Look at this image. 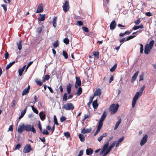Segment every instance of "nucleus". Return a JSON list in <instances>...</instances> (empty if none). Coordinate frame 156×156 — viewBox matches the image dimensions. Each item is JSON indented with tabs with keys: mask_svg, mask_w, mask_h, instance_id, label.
<instances>
[{
	"mask_svg": "<svg viewBox=\"0 0 156 156\" xmlns=\"http://www.w3.org/2000/svg\"><path fill=\"white\" fill-rule=\"evenodd\" d=\"M145 86L144 85L142 87L139 92H137L134 96L133 98L132 102V107L134 108L135 106V104L136 103V101L138 99L139 97L141 96L143 92L144 91L145 88Z\"/></svg>",
	"mask_w": 156,
	"mask_h": 156,
	"instance_id": "obj_1",
	"label": "nucleus"
},
{
	"mask_svg": "<svg viewBox=\"0 0 156 156\" xmlns=\"http://www.w3.org/2000/svg\"><path fill=\"white\" fill-rule=\"evenodd\" d=\"M154 43V41L151 40L149 44H147L144 47V52L146 55H147L153 47Z\"/></svg>",
	"mask_w": 156,
	"mask_h": 156,
	"instance_id": "obj_2",
	"label": "nucleus"
},
{
	"mask_svg": "<svg viewBox=\"0 0 156 156\" xmlns=\"http://www.w3.org/2000/svg\"><path fill=\"white\" fill-rule=\"evenodd\" d=\"M119 107V105L117 104L116 105L115 104H112L109 107V111L111 112V115L115 114L117 111Z\"/></svg>",
	"mask_w": 156,
	"mask_h": 156,
	"instance_id": "obj_3",
	"label": "nucleus"
},
{
	"mask_svg": "<svg viewBox=\"0 0 156 156\" xmlns=\"http://www.w3.org/2000/svg\"><path fill=\"white\" fill-rule=\"evenodd\" d=\"M25 130L27 132H32L35 133L36 131L33 126L30 124L25 125Z\"/></svg>",
	"mask_w": 156,
	"mask_h": 156,
	"instance_id": "obj_4",
	"label": "nucleus"
},
{
	"mask_svg": "<svg viewBox=\"0 0 156 156\" xmlns=\"http://www.w3.org/2000/svg\"><path fill=\"white\" fill-rule=\"evenodd\" d=\"M62 108L66 110H72L74 108V106L72 103H67L64 105Z\"/></svg>",
	"mask_w": 156,
	"mask_h": 156,
	"instance_id": "obj_5",
	"label": "nucleus"
},
{
	"mask_svg": "<svg viewBox=\"0 0 156 156\" xmlns=\"http://www.w3.org/2000/svg\"><path fill=\"white\" fill-rule=\"evenodd\" d=\"M33 149L30 144H28L24 147L23 149V152L25 153H28L32 151Z\"/></svg>",
	"mask_w": 156,
	"mask_h": 156,
	"instance_id": "obj_6",
	"label": "nucleus"
},
{
	"mask_svg": "<svg viewBox=\"0 0 156 156\" xmlns=\"http://www.w3.org/2000/svg\"><path fill=\"white\" fill-rule=\"evenodd\" d=\"M64 11L66 12H67L69 9V2L68 1H66L63 4L62 6Z\"/></svg>",
	"mask_w": 156,
	"mask_h": 156,
	"instance_id": "obj_7",
	"label": "nucleus"
},
{
	"mask_svg": "<svg viewBox=\"0 0 156 156\" xmlns=\"http://www.w3.org/2000/svg\"><path fill=\"white\" fill-rule=\"evenodd\" d=\"M107 114L106 112L105 111H104L98 124L103 125V122L105 120Z\"/></svg>",
	"mask_w": 156,
	"mask_h": 156,
	"instance_id": "obj_8",
	"label": "nucleus"
},
{
	"mask_svg": "<svg viewBox=\"0 0 156 156\" xmlns=\"http://www.w3.org/2000/svg\"><path fill=\"white\" fill-rule=\"evenodd\" d=\"M76 82L75 84V87L76 88H78L79 86L81 85V81L79 77H76Z\"/></svg>",
	"mask_w": 156,
	"mask_h": 156,
	"instance_id": "obj_9",
	"label": "nucleus"
},
{
	"mask_svg": "<svg viewBox=\"0 0 156 156\" xmlns=\"http://www.w3.org/2000/svg\"><path fill=\"white\" fill-rule=\"evenodd\" d=\"M23 130H25V124L24 123L19 126L17 131L19 133H21Z\"/></svg>",
	"mask_w": 156,
	"mask_h": 156,
	"instance_id": "obj_10",
	"label": "nucleus"
},
{
	"mask_svg": "<svg viewBox=\"0 0 156 156\" xmlns=\"http://www.w3.org/2000/svg\"><path fill=\"white\" fill-rule=\"evenodd\" d=\"M116 26V22L115 20H113L111 22L110 25V29L112 30H113L115 28Z\"/></svg>",
	"mask_w": 156,
	"mask_h": 156,
	"instance_id": "obj_11",
	"label": "nucleus"
},
{
	"mask_svg": "<svg viewBox=\"0 0 156 156\" xmlns=\"http://www.w3.org/2000/svg\"><path fill=\"white\" fill-rule=\"evenodd\" d=\"M147 135H146L143 137L140 143L141 146L144 145L147 142Z\"/></svg>",
	"mask_w": 156,
	"mask_h": 156,
	"instance_id": "obj_12",
	"label": "nucleus"
},
{
	"mask_svg": "<svg viewBox=\"0 0 156 156\" xmlns=\"http://www.w3.org/2000/svg\"><path fill=\"white\" fill-rule=\"evenodd\" d=\"M27 107H26L21 112V115L18 118V120L17 121V124L18 123V122H19V121L20 119H21L24 115V114L26 112V110L27 109Z\"/></svg>",
	"mask_w": 156,
	"mask_h": 156,
	"instance_id": "obj_13",
	"label": "nucleus"
},
{
	"mask_svg": "<svg viewBox=\"0 0 156 156\" xmlns=\"http://www.w3.org/2000/svg\"><path fill=\"white\" fill-rule=\"evenodd\" d=\"M43 11V4L42 3L39 4L38 6L37 11L36 12V13H39L42 12Z\"/></svg>",
	"mask_w": 156,
	"mask_h": 156,
	"instance_id": "obj_14",
	"label": "nucleus"
},
{
	"mask_svg": "<svg viewBox=\"0 0 156 156\" xmlns=\"http://www.w3.org/2000/svg\"><path fill=\"white\" fill-rule=\"evenodd\" d=\"M101 90L100 88L97 89L94 93V96H100L101 94Z\"/></svg>",
	"mask_w": 156,
	"mask_h": 156,
	"instance_id": "obj_15",
	"label": "nucleus"
},
{
	"mask_svg": "<svg viewBox=\"0 0 156 156\" xmlns=\"http://www.w3.org/2000/svg\"><path fill=\"white\" fill-rule=\"evenodd\" d=\"M92 130L91 128H90L89 129H83L81 131V133H88L91 132Z\"/></svg>",
	"mask_w": 156,
	"mask_h": 156,
	"instance_id": "obj_16",
	"label": "nucleus"
},
{
	"mask_svg": "<svg viewBox=\"0 0 156 156\" xmlns=\"http://www.w3.org/2000/svg\"><path fill=\"white\" fill-rule=\"evenodd\" d=\"M72 87V85L71 83H69L67 85V94H69L70 93Z\"/></svg>",
	"mask_w": 156,
	"mask_h": 156,
	"instance_id": "obj_17",
	"label": "nucleus"
},
{
	"mask_svg": "<svg viewBox=\"0 0 156 156\" xmlns=\"http://www.w3.org/2000/svg\"><path fill=\"white\" fill-rule=\"evenodd\" d=\"M92 105L94 109H97L98 107V100L96 99L92 102Z\"/></svg>",
	"mask_w": 156,
	"mask_h": 156,
	"instance_id": "obj_18",
	"label": "nucleus"
},
{
	"mask_svg": "<svg viewBox=\"0 0 156 156\" xmlns=\"http://www.w3.org/2000/svg\"><path fill=\"white\" fill-rule=\"evenodd\" d=\"M144 27L143 26V25L142 24H140V25L139 26H134L133 28L132 29L133 30H137L139 28L142 29L144 28Z\"/></svg>",
	"mask_w": 156,
	"mask_h": 156,
	"instance_id": "obj_19",
	"label": "nucleus"
},
{
	"mask_svg": "<svg viewBox=\"0 0 156 156\" xmlns=\"http://www.w3.org/2000/svg\"><path fill=\"white\" fill-rule=\"evenodd\" d=\"M40 16L38 18V20L39 21H44L45 18V14H39Z\"/></svg>",
	"mask_w": 156,
	"mask_h": 156,
	"instance_id": "obj_20",
	"label": "nucleus"
},
{
	"mask_svg": "<svg viewBox=\"0 0 156 156\" xmlns=\"http://www.w3.org/2000/svg\"><path fill=\"white\" fill-rule=\"evenodd\" d=\"M39 115L41 120H44L46 117V115L45 114H44V113L42 112H41L39 113Z\"/></svg>",
	"mask_w": 156,
	"mask_h": 156,
	"instance_id": "obj_21",
	"label": "nucleus"
},
{
	"mask_svg": "<svg viewBox=\"0 0 156 156\" xmlns=\"http://www.w3.org/2000/svg\"><path fill=\"white\" fill-rule=\"evenodd\" d=\"M26 66V65H25L22 68H20L19 70V75L20 76H21L25 68V67Z\"/></svg>",
	"mask_w": 156,
	"mask_h": 156,
	"instance_id": "obj_22",
	"label": "nucleus"
},
{
	"mask_svg": "<svg viewBox=\"0 0 156 156\" xmlns=\"http://www.w3.org/2000/svg\"><path fill=\"white\" fill-rule=\"evenodd\" d=\"M93 152V150L91 148L87 149L86 150V154L88 155H91Z\"/></svg>",
	"mask_w": 156,
	"mask_h": 156,
	"instance_id": "obj_23",
	"label": "nucleus"
},
{
	"mask_svg": "<svg viewBox=\"0 0 156 156\" xmlns=\"http://www.w3.org/2000/svg\"><path fill=\"white\" fill-rule=\"evenodd\" d=\"M138 74V71H137L135 73H134V74L133 75V76L132 77V82H133L134 81H135Z\"/></svg>",
	"mask_w": 156,
	"mask_h": 156,
	"instance_id": "obj_24",
	"label": "nucleus"
},
{
	"mask_svg": "<svg viewBox=\"0 0 156 156\" xmlns=\"http://www.w3.org/2000/svg\"><path fill=\"white\" fill-rule=\"evenodd\" d=\"M21 43L22 41L21 40L19 41V42H17L16 43L18 47V49L20 50H21L22 49V46Z\"/></svg>",
	"mask_w": 156,
	"mask_h": 156,
	"instance_id": "obj_25",
	"label": "nucleus"
},
{
	"mask_svg": "<svg viewBox=\"0 0 156 156\" xmlns=\"http://www.w3.org/2000/svg\"><path fill=\"white\" fill-rule=\"evenodd\" d=\"M79 137L81 142H83L84 141L85 138L83 135L80 134L79 135Z\"/></svg>",
	"mask_w": 156,
	"mask_h": 156,
	"instance_id": "obj_26",
	"label": "nucleus"
},
{
	"mask_svg": "<svg viewBox=\"0 0 156 156\" xmlns=\"http://www.w3.org/2000/svg\"><path fill=\"white\" fill-rule=\"evenodd\" d=\"M82 88L81 87H80L77 90V92L76 93V94L78 96L80 95L82 93Z\"/></svg>",
	"mask_w": 156,
	"mask_h": 156,
	"instance_id": "obj_27",
	"label": "nucleus"
},
{
	"mask_svg": "<svg viewBox=\"0 0 156 156\" xmlns=\"http://www.w3.org/2000/svg\"><path fill=\"white\" fill-rule=\"evenodd\" d=\"M121 122V119H120L119 120L116 122V125L115 126L114 128V129L116 130L117 129L118 127L119 126Z\"/></svg>",
	"mask_w": 156,
	"mask_h": 156,
	"instance_id": "obj_28",
	"label": "nucleus"
},
{
	"mask_svg": "<svg viewBox=\"0 0 156 156\" xmlns=\"http://www.w3.org/2000/svg\"><path fill=\"white\" fill-rule=\"evenodd\" d=\"M15 61H13L12 62H10L6 66V69L7 70L9 69L15 63Z\"/></svg>",
	"mask_w": 156,
	"mask_h": 156,
	"instance_id": "obj_29",
	"label": "nucleus"
},
{
	"mask_svg": "<svg viewBox=\"0 0 156 156\" xmlns=\"http://www.w3.org/2000/svg\"><path fill=\"white\" fill-rule=\"evenodd\" d=\"M57 18L56 17H54L53 19V20L52 21L53 23V25L54 27H55L56 26V21L57 20Z\"/></svg>",
	"mask_w": 156,
	"mask_h": 156,
	"instance_id": "obj_30",
	"label": "nucleus"
},
{
	"mask_svg": "<svg viewBox=\"0 0 156 156\" xmlns=\"http://www.w3.org/2000/svg\"><path fill=\"white\" fill-rule=\"evenodd\" d=\"M68 99V98L67 96V94L66 93H65L62 98V101H66Z\"/></svg>",
	"mask_w": 156,
	"mask_h": 156,
	"instance_id": "obj_31",
	"label": "nucleus"
},
{
	"mask_svg": "<svg viewBox=\"0 0 156 156\" xmlns=\"http://www.w3.org/2000/svg\"><path fill=\"white\" fill-rule=\"evenodd\" d=\"M93 54L94 55L95 57L98 58L99 57V52L98 51H93Z\"/></svg>",
	"mask_w": 156,
	"mask_h": 156,
	"instance_id": "obj_32",
	"label": "nucleus"
},
{
	"mask_svg": "<svg viewBox=\"0 0 156 156\" xmlns=\"http://www.w3.org/2000/svg\"><path fill=\"white\" fill-rule=\"evenodd\" d=\"M50 78V76L48 75H46L45 76L44 78L43 79L42 81L44 82L45 81L48 80Z\"/></svg>",
	"mask_w": 156,
	"mask_h": 156,
	"instance_id": "obj_33",
	"label": "nucleus"
},
{
	"mask_svg": "<svg viewBox=\"0 0 156 156\" xmlns=\"http://www.w3.org/2000/svg\"><path fill=\"white\" fill-rule=\"evenodd\" d=\"M29 91L26 88H25L23 91L22 95L24 96L25 95L27 94L29 92Z\"/></svg>",
	"mask_w": 156,
	"mask_h": 156,
	"instance_id": "obj_34",
	"label": "nucleus"
},
{
	"mask_svg": "<svg viewBox=\"0 0 156 156\" xmlns=\"http://www.w3.org/2000/svg\"><path fill=\"white\" fill-rule=\"evenodd\" d=\"M59 45V42L57 40L54 42L53 44V47L54 48H56Z\"/></svg>",
	"mask_w": 156,
	"mask_h": 156,
	"instance_id": "obj_35",
	"label": "nucleus"
},
{
	"mask_svg": "<svg viewBox=\"0 0 156 156\" xmlns=\"http://www.w3.org/2000/svg\"><path fill=\"white\" fill-rule=\"evenodd\" d=\"M117 64L116 63H115L113 66L110 69V71L111 72H114L117 68Z\"/></svg>",
	"mask_w": 156,
	"mask_h": 156,
	"instance_id": "obj_36",
	"label": "nucleus"
},
{
	"mask_svg": "<svg viewBox=\"0 0 156 156\" xmlns=\"http://www.w3.org/2000/svg\"><path fill=\"white\" fill-rule=\"evenodd\" d=\"M139 45L140 46V54H142L143 52L144 51V46L143 44H139Z\"/></svg>",
	"mask_w": 156,
	"mask_h": 156,
	"instance_id": "obj_37",
	"label": "nucleus"
},
{
	"mask_svg": "<svg viewBox=\"0 0 156 156\" xmlns=\"http://www.w3.org/2000/svg\"><path fill=\"white\" fill-rule=\"evenodd\" d=\"M102 126V125L98 124V128L96 131H97L98 132V133L100 132L101 127Z\"/></svg>",
	"mask_w": 156,
	"mask_h": 156,
	"instance_id": "obj_38",
	"label": "nucleus"
},
{
	"mask_svg": "<svg viewBox=\"0 0 156 156\" xmlns=\"http://www.w3.org/2000/svg\"><path fill=\"white\" fill-rule=\"evenodd\" d=\"M54 123L56 125L58 126L59 125V124L57 120L56 116L55 115H54Z\"/></svg>",
	"mask_w": 156,
	"mask_h": 156,
	"instance_id": "obj_39",
	"label": "nucleus"
},
{
	"mask_svg": "<svg viewBox=\"0 0 156 156\" xmlns=\"http://www.w3.org/2000/svg\"><path fill=\"white\" fill-rule=\"evenodd\" d=\"M44 28V27H43V25H41V27L39 28H38L37 29V32L38 33H40L41 31H42V30Z\"/></svg>",
	"mask_w": 156,
	"mask_h": 156,
	"instance_id": "obj_40",
	"label": "nucleus"
},
{
	"mask_svg": "<svg viewBox=\"0 0 156 156\" xmlns=\"http://www.w3.org/2000/svg\"><path fill=\"white\" fill-rule=\"evenodd\" d=\"M116 142V141H115L113 142V143L109 146L108 149L110 151L112 148L114 146Z\"/></svg>",
	"mask_w": 156,
	"mask_h": 156,
	"instance_id": "obj_41",
	"label": "nucleus"
},
{
	"mask_svg": "<svg viewBox=\"0 0 156 156\" xmlns=\"http://www.w3.org/2000/svg\"><path fill=\"white\" fill-rule=\"evenodd\" d=\"M109 145V143L108 142H107L104 146L102 149L104 151H106Z\"/></svg>",
	"mask_w": 156,
	"mask_h": 156,
	"instance_id": "obj_42",
	"label": "nucleus"
},
{
	"mask_svg": "<svg viewBox=\"0 0 156 156\" xmlns=\"http://www.w3.org/2000/svg\"><path fill=\"white\" fill-rule=\"evenodd\" d=\"M38 127L40 130V133H41L42 132V128L41 125V122L40 121H39L38 122Z\"/></svg>",
	"mask_w": 156,
	"mask_h": 156,
	"instance_id": "obj_43",
	"label": "nucleus"
},
{
	"mask_svg": "<svg viewBox=\"0 0 156 156\" xmlns=\"http://www.w3.org/2000/svg\"><path fill=\"white\" fill-rule=\"evenodd\" d=\"M136 36V35L129 36L126 38V41H128L130 39H132L135 37Z\"/></svg>",
	"mask_w": 156,
	"mask_h": 156,
	"instance_id": "obj_44",
	"label": "nucleus"
},
{
	"mask_svg": "<svg viewBox=\"0 0 156 156\" xmlns=\"http://www.w3.org/2000/svg\"><path fill=\"white\" fill-rule=\"evenodd\" d=\"M63 55L66 59L68 58V55L67 53L65 51H63Z\"/></svg>",
	"mask_w": 156,
	"mask_h": 156,
	"instance_id": "obj_45",
	"label": "nucleus"
},
{
	"mask_svg": "<svg viewBox=\"0 0 156 156\" xmlns=\"http://www.w3.org/2000/svg\"><path fill=\"white\" fill-rule=\"evenodd\" d=\"M63 42L66 44H68L69 43V40L68 38H65L63 40Z\"/></svg>",
	"mask_w": 156,
	"mask_h": 156,
	"instance_id": "obj_46",
	"label": "nucleus"
},
{
	"mask_svg": "<svg viewBox=\"0 0 156 156\" xmlns=\"http://www.w3.org/2000/svg\"><path fill=\"white\" fill-rule=\"evenodd\" d=\"M41 133H42L44 135L46 134L47 135L49 133V132L46 129H44L43 131H42V132Z\"/></svg>",
	"mask_w": 156,
	"mask_h": 156,
	"instance_id": "obj_47",
	"label": "nucleus"
},
{
	"mask_svg": "<svg viewBox=\"0 0 156 156\" xmlns=\"http://www.w3.org/2000/svg\"><path fill=\"white\" fill-rule=\"evenodd\" d=\"M31 108L33 111L34 113H36L37 114L38 113V110H37V109L34 108L33 106H31Z\"/></svg>",
	"mask_w": 156,
	"mask_h": 156,
	"instance_id": "obj_48",
	"label": "nucleus"
},
{
	"mask_svg": "<svg viewBox=\"0 0 156 156\" xmlns=\"http://www.w3.org/2000/svg\"><path fill=\"white\" fill-rule=\"evenodd\" d=\"M82 29L83 30L86 32L88 33L89 32L88 28L86 27H82Z\"/></svg>",
	"mask_w": 156,
	"mask_h": 156,
	"instance_id": "obj_49",
	"label": "nucleus"
},
{
	"mask_svg": "<svg viewBox=\"0 0 156 156\" xmlns=\"http://www.w3.org/2000/svg\"><path fill=\"white\" fill-rule=\"evenodd\" d=\"M64 135L67 138L70 137V134L69 132H66L64 133Z\"/></svg>",
	"mask_w": 156,
	"mask_h": 156,
	"instance_id": "obj_50",
	"label": "nucleus"
},
{
	"mask_svg": "<svg viewBox=\"0 0 156 156\" xmlns=\"http://www.w3.org/2000/svg\"><path fill=\"white\" fill-rule=\"evenodd\" d=\"M16 101L15 100H13L11 103V105L12 108H14L15 106Z\"/></svg>",
	"mask_w": 156,
	"mask_h": 156,
	"instance_id": "obj_51",
	"label": "nucleus"
},
{
	"mask_svg": "<svg viewBox=\"0 0 156 156\" xmlns=\"http://www.w3.org/2000/svg\"><path fill=\"white\" fill-rule=\"evenodd\" d=\"M141 22V21L140 19V18H139L138 20H135L134 21V23L136 24V25H138Z\"/></svg>",
	"mask_w": 156,
	"mask_h": 156,
	"instance_id": "obj_52",
	"label": "nucleus"
},
{
	"mask_svg": "<svg viewBox=\"0 0 156 156\" xmlns=\"http://www.w3.org/2000/svg\"><path fill=\"white\" fill-rule=\"evenodd\" d=\"M21 147V145L20 144H18L16 146L14 149L15 150L19 149Z\"/></svg>",
	"mask_w": 156,
	"mask_h": 156,
	"instance_id": "obj_53",
	"label": "nucleus"
},
{
	"mask_svg": "<svg viewBox=\"0 0 156 156\" xmlns=\"http://www.w3.org/2000/svg\"><path fill=\"white\" fill-rule=\"evenodd\" d=\"M1 6L3 8L5 12L7 10L6 5L5 4H3Z\"/></svg>",
	"mask_w": 156,
	"mask_h": 156,
	"instance_id": "obj_54",
	"label": "nucleus"
},
{
	"mask_svg": "<svg viewBox=\"0 0 156 156\" xmlns=\"http://www.w3.org/2000/svg\"><path fill=\"white\" fill-rule=\"evenodd\" d=\"M9 55V53L7 51H6L5 54V59H7L8 58Z\"/></svg>",
	"mask_w": 156,
	"mask_h": 156,
	"instance_id": "obj_55",
	"label": "nucleus"
},
{
	"mask_svg": "<svg viewBox=\"0 0 156 156\" xmlns=\"http://www.w3.org/2000/svg\"><path fill=\"white\" fill-rule=\"evenodd\" d=\"M66 119V118L65 116H62L60 118V121L61 122H63V121H65Z\"/></svg>",
	"mask_w": 156,
	"mask_h": 156,
	"instance_id": "obj_56",
	"label": "nucleus"
},
{
	"mask_svg": "<svg viewBox=\"0 0 156 156\" xmlns=\"http://www.w3.org/2000/svg\"><path fill=\"white\" fill-rule=\"evenodd\" d=\"M90 115L85 114L84 116V118L83 119L82 121H84L87 118H88Z\"/></svg>",
	"mask_w": 156,
	"mask_h": 156,
	"instance_id": "obj_57",
	"label": "nucleus"
},
{
	"mask_svg": "<svg viewBox=\"0 0 156 156\" xmlns=\"http://www.w3.org/2000/svg\"><path fill=\"white\" fill-rule=\"evenodd\" d=\"M36 82L37 85L41 86L42 85V83L39 80H36Z\"/></svg>",
	"mask_w": 156,
	"mask_h": 156,
	"instance_id": "obj_58",
	"label": "nucleus"
},
{
	"mask_svg": "<svg viewBox=\"0 0 156 156\" xmlns=\"http://www.w3.org/2000/svg\"><path fill=\"white\" fill-rule=\"evenodd\" d=\"M13 126L12 125L11 126H10L8 129V131H12L13 130Z\"/></svg>",
	"mask_w": 156,
	"mask_h": 156,
	"instance_id": "obj_59",
	"label": "nucleus"
},
{
	"mask_svg": "<svg viewBox=\"0 0 156 156\" xmlns=\"http://www.w3.org/2000/svg\"><path fill=\"white\" fill-rule=\"evenodd\" d=\"M94 96V95L93 96L90 97L89 99V103H92Z\"/></svg>",
	"mask_w": 156,
	"mask_h": 156,
	"instance_id": "obj_60",
	"label": "nucleus"
},
{
	"mask_svg": "<svg viewBox=\"0 0 156 156\" xmlns=\"http://www.w3.org/2000/svg\"><path fill=\"white\" fill-rule=\"evenodd\" d=\"M110 151L108 149H107L106 152L104 153L103 156H106L110 152Z\"/></svg>",
	"mask_w": 156,
	"mask_h": 156,
	"instance_id": "obj_61",
	"label": "nucleus"
},
{
	"mask_svg": "<svg viewBox=\"0 0 156 156\" xmlns=\"http://www.w3.org/2000/svg\"><path fill=\"white\" fill-rule=\"evenodd\" d=\"M124 139V137L123 136H122L121 138H120L118 141L119 142V143H121L123 141Z\"/></svg>",
	"mask_w": 156,
	"mask_h": 156,
	"instance_id": "obj_62",
	"label": "nucleus"
},
{
	"mask_svg": "<svg viewBox=\"0 0 156 156\" xmlns=\"http://www.w3.org/2000/svg\"><path fill=\"white\" fill-rule=\"evenodd\" d=\"M77 24L79 25V26H82L83 24V22L81 21H78L77 22Z\"/></svg>",
	"mask_w": 156,
	"mask_h": 156,
	"instance_id": "obj_63",
	"label": "nucleus"
},
{
	"mask_svg": "<svg viewBox=\"0 0 156 156\" xmlns=\"http://www.w3.org/2000/svg\"><path fill=\"white\" fill-rule=\"evenodd\" d=\"M83 154V150H81L78 154V156H81Z\"/></svg>",
	"mask_w": 156,
	"mask_h": 156,
	"instance_id": "obj_64",
	"label": "nucleus"
}]
</instances>
